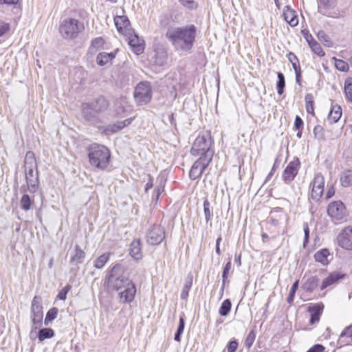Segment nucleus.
Masks as SVG:
<instances>
[{
	"label": "nucleus",
	"mask_w": 352,
	"mask_h": 352,
	"mask_svg": "<svg viewBox=\"0 0 352 352\" xmlns=\"http://www.w3.org/2000/svg\"><path fill=\"white\" fill-rule=\"evenodd\" d=\"M105 280L118 292L120 301L129 303L133 300L136 288L129 279L124 266L120 264L115 265L107 272Z\"/></svg>",
	"instance_id": "obj_1"
},
{
	"label": "nucleus",
	"mask_w": 352,
	"mask_h": 352,
	"mask_svg": "<svg viewBox=\"0 0 352 352\" xmlns=\"http://www.w3.org/2000/svg\"><path fill=\"white\" fill-rule=\"evenodd\" d=\"M197 28L190 24L180 27H169L166 37L178 52H188L192 50L196 41Z\"/></svg>",
	"instance_id": "obj_2"
},
{
	"label": "nucleus",
	"mask_w": 352,
	"mask_h": 352,
	"mask_svg": "<svg viewBox=\"0 0 352 352\" xmlns=\"http://www.w3.org/2000/svg\"><path fill=\"white\" fill-rule=\"evenodd\" d=\"M212 142L210 131H206L200 133L192 146L191 154L194 156L200 155L201 157L208 158L210 153V159H212L214 153V150L211 148Z\"/></svg>",
	"instance_id": "obj_3"
},
{
	"label": "nucleus",
	"mask_w": 352,
	"mask_h": 352,
	"mask_svg": "<svg viewBox=\"0 0 352 352\" xmlns=\"http://www.w3.org/2000/svg\"><path fill=\"white\" fill-rule=\"evenodd\" d=\"M25 179L28 185L29 191L35 192L38 186V173L37 163L33 152L28 151L25 157Z\"/></svg>",
	"instance_id": "obj_4"
},
{
	"label": "nucleus",
	"mask_w": 352,
	"mask_h": 352,
	"mask_svg": "<svg viewBox=\"0 0 352 352\" xmlns=\"http://www.w3.org/2000/svg\"><path fill=\"white\" fill-rule=\"evenodd\" d=\"M88 157L91 166L104 170L109 165L110 152L104 146L93 144L89 148Z\"/></svg>",
	"instance_id": "obj_5"
},
{
	"label": "nucleus",
	"mask_w": 352,
	"mask_h": 352,
	"mask_svg": "<svg viewBox=\"0 0 352 352\" xmlns=\"http://www.w3.org/2000/svg\"><path fill=\"white\" fill-rule=\"evenodd\" d=\"M83 30V23L72 18L65 19L60 23L59 26V32L65 39L76 38Z\"/></svg>",
	"instance_id": "obj_6"
},
{
	"label": "nucleus",
	"mask_w": 352,
	"mask_h": 352,
	"mask_svg": "<svg viewBox=\"0 0 352 352\" xmlns=\"http://www.w3.org/2000/svg\"><path fill=\"white\" fill-rule=\"evenodd\" d=\"M327 214L335 224L345 221L348 215L346 207L341 201L331 202L327 207Z\"/></svg>",
	"instance_id": "obj_7"
},
{
	"label": "nucleus",
	"mask_w": 352,
	"mask_h": 352,
	"mask_svg": "<svg viewBox=\"0 0 352 352\" xmlns=\"http://www.w3.org/2000/svg\"><path fill=\"white\" fill-rule=\"evenodd\" d=\"M134 98L136 102L140 104H146L151 99V87L148 82L139 83L134 91Z\"/></svg>",
	"instance_id": "obj_8"
},
{
	"label": "nucleus",
	"mask_w": 352,
	"mask_h": 352,
	"mask_svg": "<svg viewBox=\"0 0 352 352\" xmlns=\"http://www.w3.org/2000/svg\"><path fill=\"white\" fill-rule=\"evenodd\" d=\"M339 247L346 250H352V226L344 228L336 237Z\"/></svg>",
	"instance_id": "obj_9"
},
{
	"label": "nucleus",
	"mask_w": 352,
	"mask_h": 352,
	"mask_svg": "<svg viewBox=\"0 0 352 352\" xmlns=\"http://www.w3.org/2000/svg\"><path fill=\"white\" fill-rule=\"evenodd\" d=\"M31 317L35 328H37V325L40 326L41 324L43 312L41 298L39 296H34L32 301Z\"/></svg>",
	"instance_id": "obj_10"
},
{
	"label": "nucleus",
	"mask_w": 352,
	"mask_h": 352,
	"mask_svg": "<svg viewBox=\"0 0 352 352\" xmlns=\"http://www.w3.org/2000/svg\"><path fill=\"white\" fill-rule=\"evenodd\" d=\"M210 154L208 155V158L200 157L195 162L189 173V176L192 179H196L200 177L204 173V170L208 167L212 159H210Z\"/></svg>",
	"instance_id": "obj_11"
},
{
	"label": "nucleus",
	"mask_w": 352,
	"mask_h": 352,
	"mask_svg": "<svg viewBox=\"0 0 352 352\" xmlns=\"http://www.w3.org/2000/svg\"><path fill=\"white\" fill-rule=\"evenodd\" d=\"M165 238V232L160 226H153L148 231L146 241L149 245H157L160 244Z\"/></svg>",
	"instance_id": "obj_12"
},
{
	"label": "nucleus",
	"mask_w": 352,
	"mask_h": 352,
	"mask_svg": "<svg viewBox=\"0 0 352 352\" xmlns=\"http://www.w3.org/2000/svg\"><path fill=\"white\" fill-rule=\"evenodd\" d=\"M311 197L314 200L318 201L324 192V178L323 175L318 173L315 175L313 182Z\"/></svg>",
	"instance_id": "obj_13"
},
{
	"label": "nucleus",
	"mask_w": 352,
	"mask_h": 352,
	"mask_svg": "<svg viewBox=\"0 0 352 352\" xmlns=\"http://www.w3.org/2000/svg\"><path fill=\"white\" fill-rule=\"evenodd\" d=\"M131 34L124 35L132 51L137 55L144 52V41L132 30Z\"/></svg>",
	"instance_id": "obj_14"
},
{
	"label": "nucleus",
	"mask_w": 352,
	"mask_h": 352,
	"mask_svg": "<svg viewBox=\"0 0 352 352\" xmlns=\"http://www.w3.org/2000/svg\"><path fill=\"white\" fill-rule=\"evenodd\" d=\"M299 167L300 162L298 159L290 162L283 173L282 178L283 181L288 184L294 180L298 174Z\"/></svg>",
	"instance_id": "obj_15"
},
{
	"label": "nucleus",
	"mask_w": 352,
	"mask_h": 352,
	"mask_svg": "<svg viewBox=\"0 0 352 352\" xmlns=\"http://www.w3.org/2000/svg\"><path fill=\"white\" fill-rule=\"evenodd\" d=\"M114 23L118 32L123 36L131 34L130 32L133 30L126 16H116L114 18Z\"/></svg>",
	"instance_id": "obj_16"
},
{
	"label": "nucleus",
	"mask_w": 352,
	"mask_h": 352,
	"mask_svg": "<svg viewBox=\"0 0 352 352\" xmlns=\"http://www.w3.org/2000/svg\"><path fill=\"white\" fill-rule=\"evenodd\" d=\"M283 16L285 20L292 27L298 24V19L296 12L289 6H285L283 9Z\"/></svg>",
	"instance_id": "obj_17"
},
{
	"label": "nucleus",
	"mask_w": 352,
	"mask_h": 352,
	"mask_svg": "<svg viewBox=\"0 0 352 352\" xmlns=\"http://www.w3.org/2000/svg\"><path fill=\"white\" fill-rule=\"evenodd\" d=\"M129 254L135 260L142 258L141 243L140 240H133L130 244Z\"/></svg>",
	"instance_id": "obj_18"
},
{
	"label": "nucleus",
	"mask_w": 352,
	"mask_h": 352,
	"mask_svg": "<svg viewBox=\"0 0 352 352\" xmlns=\"http://www.w3.org/2000/svg\"><path fill=\"white\" fill-rule=\"evenodd\" d=\"M322 307L320 305H314L308 308V311L311 314L310 324H314L320 320V317L322 314Z\"/></svg>",
	"instance_id": "obj_19"
},
{
	"label": "nucleus",
	"mask_w": 352,
	"mask_h": 352,
	"mask_svg": "<svg viewBox=\"0 0 352 352\" xmlns=\"http://www.w3.org/2000/svg\"><path fill=\"white\" fill-rule=\"evenodd\" d=\"M167 57V52L164 50H156L153 57V63L158 66H164L166 63Z\"/></svg>",
	"instance_id": "obj_20"
},
{
	"label": "nucleus",
	"mask_w": 352,
	"mask_h": 352,
	"mask_svg": "<svg viewBox=\"0 0 352 352\" xmlns=\"http://www.w3.org/2000/svg\"><path fill=\"white\" fill-rule=\"evenodd\" d=\"M133 118H128L122 121H118L116 123L107 126L106 131L109 133H116L129 125L132 122Z\"/></svg>",
	"instance_id": "obj_21"
},
{
	"label": "nucleus",
	"mask_w": 352,
	"mask_h": 352,
	"mask_svg": "<svg viewBox=\"0 0 352 352\" xmlns=\"http://www.w3.org/2000/svg\"><path fill=\"white\" fill-rule=\"evenodd\" d=\"M85 252L82 250L79 246L76 245L75 247V252L74 255L72 256L70 259V263L72 265L78 266L79 264L82 263L85 258Z\"/></svg>",
	"instance_id": "obj_22"
},
{
	"label": "nucleus",
	"mask_w": 352,
	"mask_h": 352,
	"mask_svg": "<svg viewBox=\"0 0 352 352\" xmlns=\"http://www.w3.org/2000/svg\"><path fill=\"white\" fill-rule=\"evenodd\" d=\"M342 116V109L340 106L335 104L332 106L331 109L328 116V121L331 124L336 123Z\"/></svg>",
	"instance_id": "obj_23"
},
{
	"label": "nucleus",
	"mask_w": 352,
	"mask_h": 352,
	"mask_svg": "<svg viewBox=\"0 0 352 352\" xmlns=\"http://www.w3.org/2000/svg\"><path fill=\"white\" fill-rule=\"evenodd\" d=\"M343 276L340 275L337 272H333L330 274L327 278H325L322 283L321 285V289H326L327 287L335 284L338 282L340 278H342Z\"/></svg>",
	"instance_id": "obj_24"
},
{
	"label": "nucleus",
	"mask_w": 352,
	"mask_h": 352,
	"mask_svg": "<svg viewBox=\"0 0 352 352\" xmlns=\"http://www.w3.org/2000/svg\"><path fill=\"white\" fill-rule=\"evenodd\" d=\"M329 256V252L327 249H322L314 254V258L316 262L320 263L323 265L329 263L328 256Z\"/></svg>",
	"instance_id": "obj_25"
},
{
	"label": "nucleus",
	"mask_w": 352,
	"mask_h": 352,
	"mask_svg": "<svg viewBox=\"0 0 352 352\" xmlns=\"http://www.w3.org/2000/svg\"><path fill=\"white\" fill-rule=\"evenodd\" d=\"M340 182L343 187L352 185V170H346L340 174Z\"/></svg>",
	"instance_id": "obj_26"
},
{
	"label": "nucleus",
	"mask_w": 352,
	"mask_h": 352,
	"mask_svg": "<svg viewBox=\"0 0 352 352\" xmlns=\"http://www.w3.org/2000/svg\"><path fill=\"white\" fill-rule=\"evenodd\" d=\"M193 280V276L191 274H189L185 279L184 287L181 293V298L186 300L188 296L189 291L192 287Z\"/></svg>",
	"instance_id": "obj_27"
},
{
	"label": "nucleus",
	"mask_w": 352,
	"mask_h": 352,
	"mask_svg": "<svg viewBox=\"0 0 352 352\" xmlns=\"http://www.w3.org/2000/svg\"><path fill=\"white\" fill-rule=\"evenodd\" d=\"M115 57V54L113 52L107 53L102 52L100 53L96 58V62L98 65L103 66Z\"/></svg>",
	"instance_id": "obj_28"
},
{
	"label": "nucleus",
	"mask_w": 352,
	"mask_h": 352,
	"mask_svg": "<svg viewBox=\"0 0 352 352\" xmlns=\"http://www.w3.org/2000/svg\"><path fill=\"white\" fill-rule=\"evenodd\" d=\"M111 253L107 252L98 256L94 261V266L97 269L102 268L110 258Z\"/></svg>",
	"instance_id": "obj_29"
},
{
	"label": "nucleus",
	"mask_w": 352,
	"mask_h": 352,
	"mask_svg": "<svg viewBox=\"0 0 352 352\" xmlns=\"http://www.w3.org/2000/svg\"><path fill=\"white\" fill-rule=\"evenodd\" d=\"M318 38L319 41L326 47H331L333 46V41L330 38V37L323 31L320 30L318 31Z\"/></svg>",
	"instance_id": "obj_30"
},
{
	"label": "nucleus",
	"mask_w": 352,
	"mask_h": 352,
	"mask_svg": "<svg viewBox=\"0 0 352 352\" xmlns=\"http://www.w3.org/2000/svg\"><path fill=\"white\" fill-rule=\"evenodd\" d=\"M54 336V331L50 328H43L38 331V338L40 342H43L45 339L51 338Z\"/></svg>",
	"instance_id": "obj_31"
},
{
	"label": "nucleus",
	"mask_w": 352,
	"mask_h": 352,
	"mask_svg": "<svg viewBox=\"0 0 352 352\" xmlns=\"http://www.w3.org/2000/svg\"><path fill=\"white\" fill-rule=\"evenodd\" d=\"M309 37L311 38V41H309V47L311 50L319 56H324V52L320 45L314 39L311 35H309Z\"/></svg>",
	"instance_id": "obj_32"
},
{
	"label": "nucleus",
	"mask_w": 352,
	"mask_h": 352,
	"mask_svg": "<svg viewBox=\"0 0 352 352\" xmlns=\"http://www.w3.org/2000/svg\"><path fill=\"white\" fill-rule=\"evenodd\" d=\"M104 45V40L102 37H98L91 41L89 51L90 53H96L101 49Z\"/></svg>",
	"instance_id": "obj_33"
},
{
	"label": "nucleus",
	"mask_w": 352,
	"mask_h": 352,
	"mask_svg": "<svg viewBox=\"0 0 352 352\" xmlns=\"http://www.w3.org/2000/svg\"><path fill=\"white\" fill-rule=\"evenodd\" d=\"M58 313V309L56 307L51 308L47 313L44 323L45 325H49L56 317Z\"/></svg>",
	"instance_id": "obj_34"
},
{
	"label": "nucleus",
	"mask_w": 352,
	"mask_h": 352,
	"mask_svg": "<svg viewBox=\"0 0 352 352\" xmlns=\"http://www.w3.org/2000/svg\"><path fill=\"white\" fill-rule=\"evenodd\" d=\"M33 201L30 199L28 195L25 194L21 197L20 200V204L23 210L25 211L30 210Z\"/></svg>",
	"instance_id": "obj_35"
},
{
	"label": "nucleus",
	"mask_w": 352,
	"mask_h": 352,
	"mask_svg": "<svg viewBox=\"0 0 352 352\" xmlns=\"http://www.w3.org/2000/svg\"><path fill=\"white\" fill-rule=\"evenodd\" d=\"M340 340L342 342H346L347 344L352 342V324L345 329L341 333Z\"/></svg>",
	"instance_id": "obj_36"
},
{
	"label": "nucleus",
	"mask_w": 352,
	"mask_h": 352,
	"mask_svg": "<svg viewBox=\"0 0 352 352\" xmlns=\"http://www.w3.org/2000/svg\"><path fill=\"white\" fill-rule=\"evenodd\" d=\"M231 306H232V304H231L230 300L229 299L225 300L222 302V304L219 308V314L222 316H226L229 314V312L231 309Z\"/></svg>",
	"instance_id": "obj_37"
},
{
	"label": "nucleus",
	"mask_w": 352,
	"mask_h": 352,
	"mask_svg": "<svg viewBox=\"0 0 352 352\" xmlns=\"http://www.w3.org/2000/svg\"><path fill=\"white\" fill-rule=\"evenodd\" d=\"M306 109L307 113L313 114L314 109V97L311 94H307L305 96Z\"/></svg>",
	"instance_id": "obj_38"
},
{
	"label": "nucleus",
	"mask_w": 352,
	"mask_h": 352,
	"mask_svg": "<svg viewBox=\"0 0 352 352\" xmlns=\"http://www.w3.org/2000/svg\"><path fill=\"white\" fill-rule=\"evenodd\" d=\"M278 82L276 84L277 92L279 95H281L283 93L284 87L285 85V77L282 73H278Z\"/></svg>",
	"instance_id": "obj_39"
},
{
	"label": "nucleus",
	"mask_w": 352,
	"mask_h": 352,
	"mask_svg": "<svg viewBox=\"0 0 352 352\" xmlns=\"http://www.w3.org/2000/svg\"><path fill=\"white\" fill-rule=\"evenodd\" d=\"M344 92L347 99L352 102V78H349L345 80Z\"/></svg>",
	"instance_id": "obj_40"
},
{
	"label": "nucleus",
	"mask_w": 352,
	"mask_h": 352,
	"mask_svg": "<svg viewBox=\"0 0 352 352\" xmlns=\"http://www.w3.org/2000/svg\"><path fill=\"white\" fill-rule=\"evenodd\" d=\"M204 212L205 219L208 223L209 221H210L212 216V212L210 210V204L208 200H205L204 202Z\"/></svg>",
	"instance_id": "obj_41"
},
{
	"label": "nucleus",
	"mask_w": 352,
	"mask_h": 352,
	"mask_svg": "<svg viewBox=\"0 0 352 352\" xmlns=\"http://www.w3.org/2000/svg\"><path fill=\"white\" fill-rule=\"evenodd\" d=\"M318 285V281L316 277L309 278L305 283V288L307 290H313Z\"/></svg>",
	"instance_id": "obj_42"
},
{
	"label": "nucleus",
	"mask_w": 352,
	"mask_h": 352,
	"mask_svg": "<svg viewBox=\"0 0 352 352\" xmlns=\"http://www.w3.org/2000/svg\"><path fill=\"white\" fill-rule=\"evenodd\" d=\"M166 180L163 177H160L157 178V185L155 188V192L158 195H161V193L164 190Z\"/></svg>",
	"instance_id": "obj_43"
},
{
	"label": "nucleus",
	"mask_w": 352,
	"mask_h": 352,
	"mask_svg": "<svg viewBox=\"0 0 352 352\" xmlns=\"http://www.w3.org/2000/svg\"><path fill=\"white\" fill-rule=\"evenodd\" d=\"M336 67L342 72H346L349 69V65L347 63L342 60L335 58Z\"/></svg>",
	"instance_id": "obj_44"
},
{
	"label": "nucleus",
	"mask_w": 352,
	"mask_h": 352,
	"mask_svg": "<svg viewBox=\"0 0 352 352\" xmlns=\"http://www.w3.org/2000/svg\"><path fill=\"white\" fill-rule=\"evenodd\" d=\"M231 262L230 261H228L224 268H223V274H222V278H223V285H222V288H221V291H222V293L223 292V288H224V285L226 284V280L228 277V275L229 274V272L231 269Z\"/></svg>",
	"instance_id": "obj_45"
},
{
	"label": "nucleus",
	"mask_w": 352,
	"mask_h": 352,
	"mask_svg": "<svg viewBox=\"0 0 352 352\" xmlns=\"http://www.w3.org/2000/svg\"><path fill=\"white\" fill-rule=\"evenodd\" d=\"M72 286L70 285H67L64 288L61 289L57 294L56 298L65 300L67 298V295L68 292L71 290Z\"/></svg>",
	"instance_id": "obj_46"
},
{
	"label": "nucleus",
	"mask_w": 352,
	"mask_h": 352,
	"mask_svg": "<svg viewBox=\"0 0 352 352\" xmlns=\"http://www.w3.org/2000/svg\"><path fill=\"white\" fill-rule=\"evenodd\" d=\"M298 281L296 280L292 285V288L290 289L289 294L287 297V302L289 303H292L294 301V295H295L296 291L298 289Z\"/></svg>",
	"instance_id": "obj_47"
},
{
	"label": "nucleus",
	"mask_w": 352,
	"mask_h": 352,
	"mask_svg": "<svg viewBox=\"0 0 352 352\" xmlns=\"http://www.w3.org/2000/svg\"><path fill=\"white\" fill-rule=\"evenodd\" d=\"M10 30V24L3 21H0V36H3Z\"/></svg>",
	"instance_id": "obj_48"
},
{
	"label": "nucleus",
	"mask_w": 352,
	"mask_h": 352,
	"mask_svg": "<svg viewBox=\"0 0 352 352\" xmlns=\"http://www.w3.org/2000/svg\"><path fill=\"white\" fill-rule=\"evenodd\" d=\"M324 129L320 125H316L314 129V134L315 138L318 139H322L323 137Z\"/></svg>",
	"instance_id": "obj_49"
},
{
	"label": "nucleus",
	"mask_w": 352,
	"mask_h": 352,
	"mask_svg": "<svg viewBox=\"0 0 352 352\" xmlns=\"http://www.w3.org/2000/svg\"><path fill=\"white\" fill-rule=\"evenodd\" d=\"M303 231H304V243H303V247H305L306 243H308L309 237V226L307 223H304L302 225Z\"/></svg>",
	"instance_id": "obj_50"
},
{
	"label": "nucleus",
	"mask_w": 352,
	"mask_h": 352,
	"mask_svg": "<svg viewBox=\"0 0 352 352\" xmlns=\"http://www.w3.org/2000/svg\"><path fill=\"white\" fill-rule=\"evenodd\" d=\"M254 339H255V334H254V333L253 331H251V332L248 334V336H247V338H246V340H245V345H246L248 348H250V347L252 345V344H253V342H254Z\"/></svg>",
	"instance_id": "obj_51"
},
{
	"label": "nucleus",
	"mask_w": 352,
	"mask_h": 352,
	"mask_svg": "<svg viewBox=\"0 0 352 352\" xmlns=\"http://www.w3.org/2000/svg\"><path fill=\"white\" fill-rule=\"evenodd\" d=\"M237 347L238 342L236 340L230 341L227 346L228 352H234Z\"/></svg>",
	"instance_id": "obj_52"
},
{
	"label": "nucleus",
	"mask_w": 352,
	"mask_h": 352,
	"mask_svg": "<svg viewBox=\"0 0 352 352\" xmlns=\"http://www.w3.org/2000/svg\"><path fill=\"white\" fill-rule=\"evenodd\" d=\"M181 3L185 7L192 9L196 7V4L193 0H179Z\"/></svg>",
	"instance_id": "obj_53"
},
{
	"label": "nucleus",
	"mask_w": 352,
	"mask_h": 352,
	"mask_svg": "<svg viewBox=\"0 0 352 352\" xmlns=\"http://www.w3.org/2000/svg\"><path fill=\"white\" fill-rule=\"evenodd\" d=\"M324 347L321 344H316L310 348L307 352H322Z\"/></svg>",
	"instance_id": "obj_54"
},
{
	"label": "nucleus",
	"mask_w": 352,
	"mask_h": 352,
	"mask_svg": "<svg viewBox=\"0 0 352 352\" xmlns=\"http://www.w3.org/2000/svg\"><path fill=\"white\" fill-rule=\"evenodd\" d=\"M126 108V107H125L122 102H120V104H117L116 111L118 115H122V113L127 111Z\"/></svg>",
	"instance_id": "obj_55"
},
{
	"label": "nucleus",
	"mask_w": 352,
	"mask_h": 352,
	"mask_svg": "<svg viewBox=\"0 0 352 352\" xmlns=\"http://www.w3.org/2000/svg\"><path fill=\"white\" fill-rule=\"evenodd\" d=\"M302 126H303V121L298 116H296V118H295V122H294L295 129L299 130L301 127H302Z\"/></svg>",
	"instance_id": "obj_56"
},
{
	"label": "nucleus",
	"mask_w": 352,
	"mask_h": 352,
	"mask_svg": "<svg viewBox=\"0 0 352 352\" xmlns=\"http://www.w3.org/2000/svg\"><path fill=\"white\" fill-rule=\"evenodd\" d=\"M320 3L325 7H333L336 3V0H319Z\"/></svg>",
	"instance_id": "obj_57"
},
{
	"label": "nucleus",
	"mask_w": 352,
	"mask_h": 352,
	"mask_svg": "<svg viewBox=\"0 0 352 352\" xmlns=\"http://www.w3.org/2000/svg\"><path fill=\"white\" fill-rule=\"evenodd\" d=\"M184 326H185L184 319V317L182 316H181L179 318V325H178L177 331L179 332L183 333L184 329Z\"/></svg>",
	"instance_id": "obj_58"
},
{
	"label": "nucleus",
	"mask_w": 352,
	"mask_h": 352,
	"mask_svg": "<svg viewBox=\"0 0 352 352\" xmlns=\"http://www.w3.org/2000/svg\"><path fill=\"white\" fill-rule=\"evenodd\" d=\"M277 168H278V166L276 165V163H274L273 166H272V169H271V170H270V172L269 173V174L266 177L265 182H267V181H269L271 179V177L274 175V173L276 171Z\"/></svg>",
	"instance_id": "obj_59"
},
{
	"label": "nucleus",
	"mask_w": 352,
	"mask_h": 352,
	"mask_svg": "<svg viewBox=\"0 0 352 352\" xmlns=\"http://www.w3.org/2000/svg\"><path fill=\"white\" fill-rule=\"evenodd\" d=\"M335 194V190H334V188L333 187V186H331L328 190H327V194H326V197H327V199H329L331 198L332 196H333Z\"/></svg>",
	"instance_id": "obj_60"
},
{
	"label": "nucleus",
	"mask_w": 352,
	"mask_h": 352,
	"mask_svg": "<svg viewBox=\"0 0 352 352\" xmlns=\"http://www.w3.org/2000/svg\"><path fill=\"white\" fill-rule=\"evenodd\" d=\"M19 0H0V3H6L9 5H15L19 2Z\"/></svg>",
	"instance_id": "obj_61"
},
{
	"label": "nucleus",
	"mask_w": 352,
	"mask_h": 352,
	"mask_svg": "<svg viewBox=\"0 0 352 352\" xmlns=\"http://www.w3.org/2000/svg\"><path fill=\"white\" fill-rule=\"evenodd\" d=\"M152 187H153V182H152L151 179H150L148 180V182L146 184L145 190L147 191L149 189H151Z\"/></svg>",
	"instance_id": "obj_62"
},
{
	"label": "nucleus",
	"mask_w": 352,
	"mask_h": 352,
	"mask_svg": "<svg viewBox=\"0 0 352 352\" xmlns=\"http://www.w3.org/2000/svg\"><path fill=\"white\" fill-rule=\"evenodd\" d=\"M182 333V332H179L177 331L176 333L175 334V337H174V339L175 341L180 342Z\"/></svg>",
	"instance_id": "obj_63"
},
{
	"label": "nucleus",
	"mask_w": 352,
	"mask_h": 352,
	"mask_svg": "<svg viewBox=\"0 0 352 352\" xmlns=\"http://www.w3.org/2000/svg\"><path fill=\"white\" fill-rule=\"evenodd\" d=\"M234 262H235V263H236L238 266H241V254H239V256H237V255H236V256H235Z\"/></svg>",
	"instance_id": "obj_64"
}]
</instances>
